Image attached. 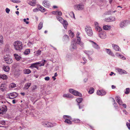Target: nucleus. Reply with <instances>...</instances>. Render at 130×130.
I'll return each instance as SVG.
<instances>
[{
    "label": "nucleus",
    "mask_w": 130,
    "mask_h": 130,
    "mask_svg": "<svg viewBox=\"0 0 130 130\" xmlns=\"http://www.w3.org/2000/svg\"><path fill=\"white\" fill-rule=\"evenodd\" d=\"M72 95L70 94H65L63 95V97H67V98H70L72 97Z\"/></svg>",
    "instance_id": "33"
},
{
    "label": "nucleus",
    "mask_w": 130,
    "mask_h": 130,
    "mask_svg": "<svg viewBox=\"0 0 130 130\" xmlns=\"http://www.w3.org/2000/svg\"><path fill=\"white\" fill-rule=\"evenodd\" d=\"M56 18L57 20L60 21V22L61 23H62V22L63 21V19L61 17L59 16H58L56 17Z\"/></svg>",
    "instance_id": "34"
},
{
    "label": "nucleus",
    "mask_w": 130,
    "mask_h": 130,
    "mask_svg": "<svg viewBox=\"0 0 130 130\" xmlns=\"http://www.w3.org/2000/svg\"><path fill=\"white\" fill-rule=\"evenodd\" d=\"M63 38L65 39H69V37L67 35H65L64 36Z\"/></svg>",
    "instance_id": "58"
},
{
    "label": "nucleus",
    "mask_w": 130,
    "mask_h": 130,
    "mask_svg": "<svg viewBox=\"0 0 130 130\" xmlns=\"http://www.w3.org/2000/svg\"><path fill=\"white\" fill-rule=\"evenodd\" d=\"M14 55L15 59L17 61L20 60L21 58V57L19 56L17 54H14Z\"/></svg>",
    "instance_id": "27"
},
{
    "label": "nucleus",
    "mask_w": 130,
    "mask_h": 130,
    "mask_svg": "<svg viewBox=\"0 0 130 130\" xmlns=\"http://www.w3.org/2000/svg\"><path fill=\"white\" fill-rule=\"evenodd\" d=\"M77 105L79 106V109H81V108H82L83 107H84V105H82L80 106L79 104H78Z\"/></svg>",
    "instance_id": "55"
},
{
    "label": "nucleus",
    "mask_w": 130,
    "mask_h": 130,
    "mask_svg": "<svg viewBox=\"0 0 130 130\" xmlns=\"http://www.w3.org/2000/svg\"><path fill=\"white\" fill-rule=\"evenodd\" d=\"M69 14L72 18L75 19L74 14L73 12H71Z\"/></svg>",
    "instance_id": "46"
},
{
    "label": "nucleus",
    "mask_w": 130,
    "mask_h": 130,
    "mask_svg": "<svg viewBox=\"0 0 130 130\" xmlns=\"http://www.w3.org/2000/svg\"><path fill=\"white\" fill-rule=\"evenodd\" d=\"M30 53V50L29 49H26L24 52V53L25 55H27Z\"/></svg>",
    "instance_id": "37"
},
{
    "label": "nucleus",
    "mask_w": 130,
    "mask_h": 130,
    "mask_svg": "<svg viewBox=\"0 0 130 130\" xmlns=\"http://www.w3.org/2000/svg\"><path fill=\"white\" fill-rule=\"evenodd\" d=\"M0 78L3 79H6L7 78V76L5 74H3L0 76Z\"/></svg>",
    "instance_id": "36"
},
{
    "label": "nucleus",
    "mask_w": 130,
    "mask_h": 130,
    "mask_svg": "<svg viewBox=\"0 0 130 130\" xmlns=\"http://www.w3.org/2000/svg\"><path fill=\"white\" fill-rule=\"evenodd\" d=\"M5 122L4 121H0V124L2 125H4L5 124Z\"/></svg>",
    "instance_id": "54"
},
{
    "label": "nucleus",
    "mask_w": 130,
    "mask_h": 130,
    "mask_svg": "<svg viewBox=\"0 0 130 130\" xmlns=\"http://www.w3.org/2000/svg\"><path fill=\"white\" fill-rule=\"evenodd\" d=\"M105 50L106 51V52L108 55L113 57H115V55L111 50L109 49L106 48L105 49Z\"/></svg>",
    "instance_id": "18"
},
{
    "label": "nucleus",
    "mask_w": 130,
    "mask_h": 130,
    "mask_svg": "<svg viewBox=\"0 0 130 130\" xmlns=\"http://www.w3.org/2000/svg\"><path fill=\"white\" fill-rule=\"evenodd\" d=\"M74 8L76 10H81L83 9L84 6L80 4H77L74 6Z\"/></svg>",
    "instance_id": "7"
},
{
    "label": "nucleus",
    "mask_w": 130,
    "mask_h": 130,
    "mask_svg": "<svg viewBox=\"0 0 130 130\" xmlns=\"http://www.w3.org/2000/svg\"><path fill=\"white\" fill-rule=\"evenodd\" d=\"M28 3L30 5L32 6H35L36 4V2L31 1H29Z\"/></svg>",
    "instance_id": "39"
},
{
    "label": "nucleus",
    "mask_w": 130,
    "mask_h": 130,
    "mask_svg": "<svg viewBox=\"0 0 130 130\" xmlns=\"http://www.w3.org/2000/svg\"><path fill=\"white\" fill-rule=\"evenodd\" d=\"M24 73L25 74H28L31 72V70L28 69L24 70L23 71Z\"/></svg>",
    "instance_id": "29"
},
{
    "label": "nucleus",
    "mask_w": 130,
    "mask_h": 130,
    "mask_svg": "<svg viewBox=\"0 0 130 130\" xmlns=\"http://www.w3.org/2000/svg\"><path fill=\"white\" fill-rule=\"evenodd\" d=\"M128 21L127 20H123L122 21L120 24V26L121 28H123L127 24L126 22Z\"/></svg>",
    "instance_id": "13"
},
{
    "label": "nucleus",
    "mask_w": 130,
    "mask_h": 130,
    "mask_svg": "<svg viewBox=\"0 0 130 130\" xmlns=\"http://www.w3.org/2000/svg\"><path fill=\"white\" fill-rule=\"evenodd\" d=\"M77 42L78 44L80 45L81 46H82L84 45V43L81 42L80 37L77 38Z\"/></svg>",
    "instance_id": "24"
},
{
    "label": "nucleus",
    "mask_w": 130,
    "mask_h": 130,
    "mask_svg": "<svg viewBox=\"0 0 130 130\" xmlns=\"http://www.w3.org/2000/svg\"><path fill=\"white\" fill-rule=\"evenodd\" d=\"M99 37L101 39H104L106 37V32H102L99 34Z\"/></svg>",
    "instance_id": "9"
},
{
    "label": "nucleus",
    "mask_w": 130,
    "mask_h": 130,
    "mask_svg": "<svg viewBox=\"0 0 130 130\" xmlns=\"http://www.w3.org/2000/svg\"><path fill=\"white\" fill-rule=\"evenodd\" d=\"M18 94L15 92L10 93L7 96V97L10 99H13L17 97Z\"/></svg>",
    "instance_id": "6"
},
{
    "label": "nucleus",
    "mask_w": 130,
    "mask_h": 130,
    "mask_svg": "<svg viewBox=\"0 0 130 130\" xmlns=\"http://www.w3.org/2000/svg\"><path fill=\"white\" fill-rule=\"evenodd\" d=\"M42 125L45 127H52L55 126L56 124L55 123H52L47 121H43L41 123Z\"/></svg>",
    "instance_id": "2"
},
{
    "label": "nucleus",
    "mask_w": 130,
    "mask_h": 130,
    "mask_svg": "<svg viewBox=\"0 0 130 130\" xmlns=\"http://www.w3.org/2000/svg\"><path fill=\"white\" fill-rule=\"evenodd\" d=\"M42 7L40 5L39 7V8H38L39 11H40L42 12Z\"/></svg>",
    "instance_id": "62"
},
{
    "label": "nucleus",
    "mask_w": 130,
    "mask_h": 130,
    "mask_svg": "<svg viewBox=\"0 0 130 130\" xmlns=\"http://www.w3.org/2000/svg\"><path fill=\"white\" fill-rule=\"evenodd\" d=\"M69 33L70 35H71V36L72 37H73L74 36V33L70 30L69 31Z\"/></svg>",
    "instance_id": "52"
},
{
    "label": "nucleus",
    "mask_w": 130,
    "mask_h": 130,
    "mask_svg": "<svg viewBox=\"0 0 130 130\" xmlns=\"http://www.w3.org/2000/svg\"><path fill=\"white\" fill-rule=\"evenodd\" d=\"M95 29L99 32H100L102 30L101 27L99 26L96 28H95Z\"/></svg>",
    "instance_id": "44"
},
{
    "label": "nucleus",
    "mask_w": 130,
    "mask_h": 130,
    "mask_svg": "<svg viewBox=\"0 0 130 130\" xmlns=\"http://www.w3.org/2000/svg\"><path fill=\"white\" fill-rule=\"evenodd\" d=\"M112 13V11L110 10L109 11H107L105 13V14L106 15H109L111 14Z\"/></svg>",
    "instance_id": "38"
},
{
    "label": "nucleus",
    "mask_w": 130,
    "mask_h": 130,
    "mask_svg": "<svg viewBox=\"0 0 130 130\" xmlns=\"http://www.w3.org/2000/svg\"><path fill=\"white\" fill-rule=\"evenodd\" d=\"M42 62L39 65L40 67L43 66H44L45 63L46 62V60H42Z\"/></svg>",
    "instance_id": "42"
},
{
    "label": "nucleus",
    "mask_w": 130,
    "mask_h": 130,
    "mask_svg": "<svg viewBox=\"0 0 130 130\" xmlns=\"http://www.w3.org/2000/svg\"><path fill=\"white\" fill-rule=\"evenodd\" d=\"M11 1L12 2L14 3H20L21 2V1H20L11 0Z\"/></svg>",
    "instance_id": "49"
},
{
    "label": "nucleus",
    "mask_w": 130,
    "mask_h": 130,
    "mask_svg": "<svg viewBox=\"0 0 130 130\" xmlns=\"http://www.w3.org/2000/svg\"><path fill=\"white\" fill-rule=\"evenodd\" d=\"M43 22H41L40 23L38 26V29L39 30H40L42 28L43 26Z\"/></svg>",
    "instance_id": "35"
},
{
    "label": "nucleus",
    "mask_w": 130,
    "mask_h": 130,
    "mask_svg": "<svg viewBox=\"0 0 130 130\" xmlns=\"http://www.w3.org/2000/svg\"><path fill=\"white\" fill-rule=\"evenodd\" d=\"M85 30L87 35L89 36H92L93 35V31L90 27L89 26H86Z\"/></svg>",
    "instance_id": "3"
},
{
    "label": "nucleus",
    "mask_w": 130,
    "mask_h": 130,
    "mask_svg": "<svg viewBox=\"0 0 130 130\" xmlns=\"http://www.w3.org/2000/svg\"><path fill=\"white\" fill-rule=\"evenodd\" d=\"M72 58V56L71 55L67 54L66 56V60L68 61L71 60Z\"/></svg>",
    "instance_id": "31"
},
{
    "label": "nucleus",
    "mask_w": 130,
    "mask_h": 130,
    "mask_svg": "<svg viewBox=\"0 0 130 130\" xmlns=\"http://www.w3.org/2000/svg\"><path fill=\"white\" fill-rule=\"evenodd\" d=\"M40 62H36V63L31 64L30 67L32 68H37V65L40 64Z\"/></svg>",
    "instance_id": "19"
},
{
    "label": "nucleus",
    "mask_w": 130,
    "mask_h": 130,
    "mask_svg": "<svg viewBox=\"0 0 130 130\" xmlns=\"http://www.w3.org/2000/svg\"><path fill=\"white\" fill-rule=\"evenodd\" d=\"M130 90L129 88H127L126 89V91L125 92V93L126 94H128L129 93Z\"/></svg>",
    "instance_id": "45"
},
{
    "label": "nucleus",
    "mask_w": 130,
    "mask_h": 130,
    "mask_svg": "<svg viewBox=\"0 0 130 130\" xmlns=\"http://www.w3.org/2000/svg\"><path fill=\"white\" fill-rule=\"evenodd\" d=\"M62 24L63 26L65 29H67V25H68V23L67 21L66 20H64L62 22Z\"/></svg>",
    "instance_id": "25"
},
{
    "label": "nucleus",
    "mask_w": 130,
    "mask_h": 130,
    "mask_svg": "<svg viewBox=\"0 0 130 130\" xmlns=\"http://www.w3.org/2000/svg\"><path fill=\"white\" fill-rule=\"evenodd\" d=\"M112 46L113 48L116 51H121V50L119 47L117 45L113 44H112Z\"/></svg>",
    "instance_id": "15"
},
{
    "label": "nucleus",
    "mask_w": 130,
    "mask_h": 130,
    "mask_svg": "<svg viewBox=\"0 0 130 130\" xmlns=\"http://www.w3.org/2000/svg\"><path fill=\"white\" fill-rule=\"evenodd\" d=\"M112 98L113 100V102H114V103L113 104V105L115 107H117V104L115 100H114V99L113 98Z\"/></svg>",
    "instance_id": "48"
},
{
    "label": "nucleus",
    "mask_w": 130,
    "mask_h": 130,
    "mask_svg": "<svg viewBox=\"0 0 130 130\" xmlns=\"http://www.w3.org/2000/svg\"><path fill=\"white\" fill-rule=\"evenodd\" d=\"M31 83H27L25 84L24 87L25 89H27L29 88L30 86Z\"/></svg>",
    "instance_id": "28"
},
{
    "label": "nucleus",
    "mask_w": 130,
    "mask_h": 130,
    "mask_svg": "<svg viewBox=\"0 0 130 130\" xmlns=\"http://www.w3.org/2000/svg\"><path fill=\"white\" fill-rule=\"evenodd\" d=\"M84 52L87 55V56L91 55L93 53V52L92 51L85 50L84 51Z\"/></svg>",
    "instance_id": "22"
},
{
    "label": "nucleus",
    "mask_w": 130,
    "mask_h": 130,
    "mask_svg": "<svg viewBox=\"0 0 130 130\" xmlns=\"http://www.w3.org/2000/svg\"><path fill=\"white\" fill-rule=\"evenodd\" d=\"M116 100L118 104L120 105H122L123 102L121 100L120 98L118 96H116L115 97Z\"/></svg>",
    "instance_id": "14"
},
{
    "label": "nucleus",
    "mask_w": 130,
    "mask_h": 130,
    "mask_svg": "<svg viewBox=\"0 0 130 130\" xmlns=\"http://www.w3.org/2000/svg\"><path fill=\"white\" fill-rule=\"evenodd\" d=\"M72 121L74 122L75 123H80V120L78 119H74Z\"/></svg>",
    "instance_id": "41"
},
{
    "label": "nucleus",
    "mask_w": 130,
    "mask_h": 130,
    "mask_svg": "<svg viewBox=\"0 0 130 130\" xmlns=\"http://www.w3.org/2000/svg\"><path fill=\"white\" fill-rule=\"evenodd\" d=\"M69 91L70 93L73 94L74 91V90L72 89H69Z\"/></svg>",
    "instance_id": "53"
},
{
    "label": "nucleus",
    "mask_w": 130,
    "mask_h": 130,
    "mask_svg": "<svg viewBox=\"0 0 130 130\" xmlns=\"http://www.w3.org/2000/svg\"><path fill=\"white\" fill-rule=\"evenodd\" d=\"M63 118L65 119V120H72L71 117L68 115H64Z\"/></svg>",
    "instance_id": "26"
},
{
    "label": "nucleus",
    "mask_w": 130,
    "mask_h": 130,
    "mask_svg": "<svg viewBox=\"0 0 130 130\" xmlns=\"http://www.w3.org/2000/svg\"><path fill=\"white\" fill-rule=\"evenodd\" d=\"M105 21L106 22H112L115 20V17H110L105 19Z\"/></svg>",
    "instance_id": "12"
},
{
    "label": "nucleus",
    "mask_w": 130,
    "mask_h": 130,
    "mask_svg": "<svg viewBox=\"0 0 130 130\" xmlns=\"http://www.w3.org/2000/svg\"><path fill=\"white\" fill-rule=\"evenodd\" d=\"M117 70L120 74H127V73L126 71L121 69L118 68Z\"/></svg>",
    "instance_id": "17"
},
{
    "label": "nucleus",
    "mask_w": 130,
    "mask_h": 130,
    "mask_svg": "<svg viewBox=\"0 0 130 130\" xmlns=\"http://www.w3.org/2000/svg\"><path fill=\"white\" fill-rule=\"evenodd\" d=\"M6 85L5 84H2L1 86V90L3 91L6 90Z\"/></svg>",
    "instance_id": "21"
},
{
    "label": "nucleus",
    "mask_w": 130,
    "mask_h": 130,
    "mask_svg": "<svg viewBox=\"0 0 130 130\" xmlns=\"http://www.w3.org/2000/svg\"><path fill=\"white\" fill-rule=\"evenodd\" d=\"M71 120H65L64 122L69 124H72V122L71 121Z\"/></svg>",
    "instance_id": "43"
},
{
    "label": "nucleus",
    "mask_w": 130,
    "mask_h": 130,
    "mask_svg": "<svg viewBox=\"0 0 130 130\" xmlns=\"http://www.w3.org/2000/svg\"><path fill=\"white\" fill-rule=\"evenodd\" d=\"M119 58L123 60H125L126 59V58L124 56L121 54V56Z\"/></svg>",
    "instance_id": "51"
},
{
    "label": "nucleus",
    "mask_w": 130,
    "mask_h": 130,
    "mask_svg": "<svg viewBox=\"0 0 130 130\" xmlns=\"http://www.w3.org/2000/svg\"><path fill=\"white\" fill-rule=\"evenodd\" d=\"M10 11V10L9 9L7 8L6 9V12L8 13H9V12Z\"/></svg>",
    "instance_id": "60"
},
{
    "label": "nucleus",
    "mask_w": 130,
    "mask_h": 130,
    "mask_svg": "<svg viewBox=\"0 0 130 130\" xmlns=\"http://www.w3.org/2000/svg\"><path fill=\"white\" fill-rule=\"evenodd\" d=\"M94 91V89L92 88H91L89 91V93L91 94L93 93Z\"/></svg>",
    "instance_id": "40"
},
{
    "label": "nucleus",
    "mask_w": 130,
    "mask_h": 130,
    "mask_svg": "<svg viewBox=\"0 0 130 130\" xmlns=\"http://www.w3.org/2000/svg\"><path fill=\"white\" fill-rule=\"evenodd\" d=\"M57 11H53L52 12V13L53 14H57Z\"/></svg>",
    "instance_id": "63"
},
{
    "label": "nucleus",
    "mask_w": 130,
    "mask_h": 130,
    "mask_svg": "<svg viewBox=\"0 0 130 130\" xmlns=\"http://www.w3.org/2000/svg\"><path fill=\"white\" fill-rule=\"evenodd\" d=\"M41 51L40 50H38L36 51V54L37 55H40L41 53Z\"/></svg>",
    "instance_id": "50"
},
{
    "label": "nucleus",
    "mask_w": 130,
    "mask_h": 130,
    "mask_svg": "<svg viewBox=\"0 0 130 130\" xmlns=\"http://www.w3.org/2000/svg\"><path fill=\"white\" fill-rule=\"evenodd\" d=\"M90 41L92 43V46L94 48L96 49H99L100 48V47L96 43L93 41Z\"/></svg>",
    "instance_id": "16"
},
{
    "label": "nucleus",
    "mask_w": 130,
    "mask_h": 130,
    "mask_svg": "<svg viewBox=\"0 0 130 130\" xmlns=\"http://www.w3.org/2000/svg\"><path fill=\"white\" fill-rule=\"evenodd\" d=\"M39 11L38 8H37L33 9V11L34 12H37Z\"/></svg>",
    "instance_id": "59"
},
{
    "label": "nucleus",
    "mask_w": 130,
    "mask_h": 130,
    "mask_svg": "<svg viewBox=\"0 0 130 130\" xmlns=\"http://www.w3.org/2000/svg\"><path fill=\"white\" fill-rule=\"evenodd\" d=\"M73 94L75 95L79 96V97H82V94L74 90Z\"/></svg>",
    "instance_id": "20"
},
{
    "label": "nucleus",
    "mask_w": 130,
    "mask_h": 130,
    "mask_svg": "<svg viewBox=\"0 0 130 130\" xmlns=\"http://www.w3.org/2000/svg\"><path fill=\"white\" fill-rule=\"evenodd\" d=\"M15 49L17 51L20 52L22 49V43L20 41H17L13 43Z\"/></svg>",
    "instance_id": "1"
},
{
    "label": "nucleus",
    "mask_w": 130,
    "mask_h": 130,
    "mask_svg": "<svg viewBox=\"0 0 130 130\" xmlns=\"http://www.w3.org/2000/svg\"><path fill=\"white\" fill-rule=\"evenodd\" d=\"M3 69L6 72H8L9 71L10 68L8 66H4L3 67Z\"/></svg>",
    "instance_id": "23"
},
{
    "label": "nucleus",
    "mask_w": 130,
    "mask_h": 130,
    "mask_svg": "<svg viewBox=\"0 0 130 130\" xmlns=\"http://www.w3.org/2000/svg\"><path fill=\"white\" fill-rule=\"evenodd\" d=\"M83 100V99L82 98H78L76 100V101L78 103V104H79L81 103Z\"/></svg>",
    "instance_id": "32"
},
{
    "label": "nucleus",
    "mask_w": 130,
    "mask_h": 130,
    "mask_svg": "<svg viewBox=\"0 0 130 130\" xmlns=\"http://www.w3.org/2000/svg\"><path fill=\"white\" fill-rule=\"evenodd\" d=\"M126 125L128 129L130 130V124H129L128 122H127L126 123Z\"/></svg>",
    "instance_id": "56"
},
{
    "label": "nucleus",
    "mask_w": 130,
    "mask_h": 130,
    "mask_svg": "<svg viewBox=\"0 0 130 130\" xmlns=\"http://www.w3.org/2000/svg\"><path fill=\"white\" fill-rule=\"evenodd\" d=\"M121 54H119L118 53H116V55L119 57H120V56H121Z\"/></svg>",
    "instance_id": "64"
},
{
    "label": "nucleus",
    "mask_w": 130,
    "mask_h": 130,
    "mask_svg": "<svg viewBox=\"0 0 130 130\" xmlns=\"http://www.w3.org/2000/svg\"><path fill=\"white\" fill-rule=\"evenodd\" d=\"M57 14L59 16H61L62 15V13L61 11H57Z\"/></svg>",
    "instance_id": "57"
},
{
    "label": "nucleus",
    "mask_w": 130,
    "mask_h": 130,
    "mask_svg": "<svg viewBox=\"0 0 130 130\" xmlns=\"http://www.w3.org/2000/svg\"><path fill=\"white\" fill-rule=\"evenodd\" d=\"M106 92L103 90H98L97 92V94L99 95H104L106 94Z\"/></svg>",
    "instance_id": "8"
},
{
    "label": "nucleus",
    "mask_w": 130,
    "mask_h": 130,
    "mask_svg": "<svg viewBox=\"0 0 130 130\" xmlns=\"http://www.w3.org/2000/svg\"><path fill=\"white\" fill-rule=\"evenodd\" d=\"M110 26L109 25H105L103 26V29L105 30H108L110 29Z\"/></svg>",
    "instance_id": "30"
},
{
    "label": "nucleus",
    "mask_w": 130,
    "mask_h": 130,
    "mask_svg": "<svg viewBox=\"0 0 130 130\" xmlns=\"http://www.w3.org/2000/svg\"><path fill=\"white\" fill-rule=\"evenodd\" d=\"M77 42L75 41H72L70 47V50L71 51H73L74 49L77 48L76 46Z\"/></svg>",
    "instance_id": "4"
},
{
    "label": "nucleus",
    "mask_w": 130,
    "mask_h": 130,
    "mask_svg": "<svg viewBox=\"0 0 130 130\" xmlns=\"http://www.w3.org/2000/svg\"><path fill=\"white\" fill-rule=\"evenodd\" d=\"M43 5L46 7L49 8L50 6V2L47 0H44L43 2Z\"/></svg>",
    "instance_id": "10"
},
{
    "label": "nucleus",
    "mask_w": 130,
    "mask_h": 130,
    "mask_svg": "<svg viewBox=\"0 0 130 130\" xmlns=\"http://www.w3.org/2000/svg\"><path fill=\"white\" fill-rule=\"evenodd\" d=\"M0 109L2 111L3 113H4V114L6 113L7 110V106L5 105L2 106L0 107Z\"/></svg>",
    "instance_id": "11"
},
{
    "label": "nucleus",
    "mask_w": 130,
    "mask_h": 130,
    "mask_svg": "<svg viewBox=\"0 0 130 130\" xmlns=\"http://www.w3.org/2000/svg\"><path fill=\"white\" fill-rule=\"evenodd\" d=\"M50 77L48 76L44 78V79L45 80L48 81L50 80Z\"/></svg>",
    "instance_id": "61"
},
{
    "label": "nucleus",
    "mask_w": 130,
    "mask_h": 130,
    "mask_svg": "<svg viewBox=\"0 0 130 130\" xmlns=\"http://www.w3.org/2000/svg\"><path fill=\"white\" fill-rule=\"evenodd\" d=\"M4 60L6 61V63L8 64H10L11 63L13 60L12 59L10 58V56H6V57H5L4 58Z\"/></svg>",
    "instance_id": "5"
},
{
    "label": "nucleus",
    "mask_w": 130,
    "mask_h": 130,
    "mask_svg": "<svg viewBox=\"0 0 130 130\" xmlns=\"http://www.w3.org/2000/svg\"><path fill=\"white\" fill-rule=\"evenodd\" d=\"M16 86V85L14 83H12L10 85V87L11 88H13Z\"/></svg>",
    "instance_id": "47"
}]
</instances>
